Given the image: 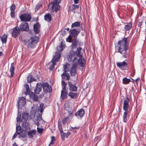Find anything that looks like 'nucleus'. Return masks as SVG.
Instances as JSON below:
<instances>
[{
	"label": "nucleus",
	"instance_id": "1",
	"mask_svg": "<svg viewBox=\"0 0 146 146\" xmlns=\"http://www.w3.org/2000/svg\"><path fill=\"white\" fill-rule=\"evenodd\" d=\"M129 41L128 37H124L119 40L115 47L116 51L122 55V57L127 58L128 55L127 51L128 49Z\"/></svg>",
	"mask_w": 146,
	"mask_h": 146
},
{
	"label": "nucleus",
	"instance_id": "2",
	"mask_svg": "<svg viewBox=\"0 0 146 146\" xmlns=\"http://www.w3.org/2000/svg\"><path fill=\"white\" fill-rule=\"evenodd\" d=\"M82 49L81 47H79L77 48L76 52L71 51L67 58L68 61L70 63L74 64L78 62V58L77 57L81 58L82 55L81 54L80 51Z\"/></svg>",
	"mask_w": 146,
	"mask_h": 146
},
{
	"label": "nucleus",
	"instance_id": "3",
	"mask_svg": "<svg viewBox=\"0 0 146 146\" xmlns=\"http://www.w3.org/2000/svg\"><path fill=\"white\" fill-rule=\"evenodd\" d=\"M39 40V38L36 36L32 37L27 41L25 44L28 47L33 48L35 47L36 44L38 42Z\"/></svg>",
	"mask_w": 146,
	"mask_h": 146
},
{
	"label": "nucleus",
	"instance_id": "4",
	"mask_svg": "<svg viewBox=\"0 0 146 146\" xmlns=\"http://www.w3.org/2000/svg\"><path fill=\"white\" fill-rule=\"evenodd\" d=\"M60 52L56 51L55 54L53 56L52 60V65L49 67L50 70H52L54 68V66L56 64V62H58L60 60Z\"/></svg>",
	"mask_w": 146,
	"mask_h": 146
},
{
	"label": "nucleus",
	"instance_id": "5",
	"mask_svg": "<svg viewBox=\"0 0 146 146\" xmlns=\"http://www.w3.org/2000/svg\"><path fill=\"white\" fill-rule=\"evenodd\" d=\"M59 3L52 1L48 6V8L51 12L55 11L56 12L59 10L60 6L59 5Z\"/></svg>",
	"mask_w": 146,
	"mask_h": 146
},
{
	"label": "nucleus",
	"instance_id": "6",
	"mask_svg": "<svg viewBox=\"0 0 146 146\" xmlns=\"http://www.w3.org/2000/svg\"><path fill=\"white\" fill-rule=\"evenodd\" d=\"M19 18L21 21L25 22L30 21L32 19L31 14L28 13L21 14L19 16Z\"/></svg>",
	"mask_w": 146,
	"mask_h": 146
},
{
	"label": "nucleus",
	"instance_id": "7",
	"mask_svg": "<svg viewBox=\"0 0 146 146\" xmlns=\"http://www.w3.org/2000/svg\"><path fill=\"white\" fill-rule=\"evenodd\" d=\"M19 29L21 31H28L29 30V24L27 23H22L19 26Z\"/></svg>",
	"mask_w": 146,
	"mask_h": 146
},
{
	"label": "nucleus",
	"instance_id": "8",
	"mask_svg": "<svg viewBox=\"0 0 146 146\" xmlns=\"http://www.w3.org/2000/svg\"><path fill=\"white\" fill-rule=\"evenodd\" d=\"M20 29L18 27L16 26L13 29L12 32V36L14 38L17 37L20 34Z\"/></svg>",
	"mask_w": 146,
	"mask_h": 146
},
{
	"label": "nucleus",
	"instance_id": "9",
	"mask_svg": "<svg viewBox=\"0 0 146 146\" xmlns=\"http://www.w3.org/2000/svg\"><path fill=\"white\" fill-rule=\"evenodd\" d=\"M43 90L44 92H50L52 90L51 86L47 82H44L42 85Z\"/></svg>",
	"mask_w": 146,
	"mask_h": 146
},
{
	"label": "nucleus",
	"instance_id": "10",
	"mask_svg": "<svg viewBox=\"0 0 146 146\" xmlns=\"http://www.w3.org/2000/svg\"><path fill=\"white\" fill-rule=\"evenodd\" d=\"M129 101L130 99L127 97V96L126 97V98L124 100L123 107V109L125 111H127V110H128Z\"/></svg>",
	"mask_w": 146,
	"mask_h": 146
},
{
	"label": "nucleus",
	"instance_id": "11",
	"mask_svg": "<svg viewBox=\"0 0 146 146\" xmlns=\"http://www.w3.org/2000/svg\"><path fill=\"white\" fill-rule=\"evenodd\" d=\"M80 29H71L69 31L70 34L74 37H77L80 32Z\"/></svg>",
	"mask_w": 146,
	"mask_h": 146
},
{
	"label": "nucleus",
	"instance_id": "12",
	"mask_svg": "<svg viewBox=\"0 0 146 146\" xmlns=\"http://www.w3.org/2000/svg\"><path fill=\"white\" fill-rule=\"evenodd\" d=\"M125 60L123 62H117L116 64L117 66L120 69L122 70H124V68H126L127 67V64L125 62Z\"/></svg>",
	"mask_w": 146,
	"mask_h": 146
},
{
	"label": "nucleus",
	"instance_id": "13",
	"mask_svg": "<svg viewBox=\"0 0 146 146\" xmlns=\"http://www.w3.org/2000/svg\"><path fill=\"white\" fill-rule=\"evenodd\" d=\"M26 102V100L24 97L19 98V100L17 102L18 110L20 107L21 108L24 106Z\"/></svg>",
	"mask_w": 146,
	"mask_h": 146
},
{
	"label": "nucleus",
	"instance_id": "14",
	"mask_svg": "<svg viewBox=\"0 0 146 146\" xmlns=\"http://www.w3.org/2000/svg\"><path fill=\"white\" fill-rule=\"evenodd\" d=\"M16 132L13 137H16L18 135H19V136H21V137H24L23 136H22L21 135V134L23 132V130L21 129V127L20 126H17L16 127Z\"/></svg>",
	"mask_w": 146,
	"mask_h": 146
},
{
	"label": "nucleus",
	"instance_id": "15",
	"mask_svg": "<svg viewBox=\"0 0 146 146\" xmlns=\"http://www.w3.org/2000/svg\"><path fill=\"white\" fill-rule=\"evenodd\" d=\"M78 62L74 64L71 63L72 64H74L77 65L78 64H79L82 67H84L85 66L86 63V61L85 59L83 58H80L79 59H78Z\"/></svg>",
	"mask_w": 146,
	"mask_h": 146
},
{
	"label": "nucleus",
	"instance_id": "16",
	"mask_svg": "<svg viewBox=\"0 0 146 146\" xmlns=\"http://www.w3.org/2000/svg\"><path fill=\"white\" fill-rule=\"evenodd\" d=\"M84 114V111L82 109H81L79 111H77L75 114V115L78 119H81Z\"/></svg>",
	"mask_w": 146,
	"mask_h": 146
},
{
	"label": "nucleus",
	"instance_id": "17",
	"mask_svg": "<svg viewBox=\"0 0 146 146\" xmlns=\"http://www.w3.org/2000/svg\"><path fill=\"white\" fill-rule=\"evenodd\" d=\"M42 88V84L40 83H38L36 84V88L34 90L35 93L37 94H38L41 91Z\"/></svg>",
	"mask_w": 146,
	"mask_h": 146
},
{
	"label": "nucleus",
	"instance_id": "18",
	"mask_svg": "<svg viewBox=\"0 0 146 146\" xmlns=\"http://www.w3.org/2000/svg\"><path fill=\"white\" fill-rule=\"evenodd\" d=\"M68 84H69V89L70 91L76 92L77 91V87L74 85H73L70 82H68Z\"/></svg>",
	"mask_w": 146,
	"mask_h": 146
},
{
	"label": "nucleus",
	"instance_id": "19",
	"mask_svg": "<svg viewBox=\"0 0 146 146\" xmlns=\"http://www.w3.org/2000/svg\"><path fill=\"white\" fill-rule=\"evenodd\" d=\"M73 66L71 68L70 70V75L72 76H76V65L72 64Z\"/></svg>",
	"mask_w": 146,
	"mask_h": 146
},
{
	"label": "nucleus",
	"instance_id": "20",
	"mask_svg": "<svg viewBox=\"0 0 146 146\" xmlns=\"http://www.w3.org/2000/svg\"><path fill=\"white\" fill-rule=\"evenodd\" d=\"M40 25L39 23L35 24L33 26L34 30L36 34L39 33L40 31Z\"/></svg>",
	"mask_w": 146,
	"mask_h": 146
},
{
	"label": "nucleus",
	"instance_id": "21",
	"mask_svg": "<svg viewBox=\"0 0 146 146\" xmlns=\"http://www.w3.org/2000/svg\"><path fill=\"white\" fill-rule=\"evenodd\" d=\"M65 45L63 44V41H62L60 44L57 47V50L59 52L62 51L64 48Z\"/></svg>",
	"mask_w": 146,
	"mask_h": 146
},
{
	"label": "nucleus",
	"instance_id": "22",
	"mask_svg": "<svg viewBox=\"0 0 146 146\" xmlns=\"http://www.w3.org/2000/svg\"><path fill=\"white\" fill-rule=\"evenodd\" d=\"M37 81L36 79L33 77L31 74H29L27 77V82L28 83H31L33 81Z\"/></svg>",
	"mask_w": 146,
	"mask_h": 146
},
{
	"label": "nucleus",
	"instance_id": "23",
	"mask_svg": "<svg viewBox=\"0 0 146 146\" xmlns=\"http://www.w3.org/2000/svg\"><path fill=\"white\" fill-rule=\"evenodd\" d=\"M67 93L65 90H63L61 91V98L62 100H65L67 98Z\"/></svg>",
	"mask_w": 146,
	"mask_h": 146
},
{
	"label": "nucleus",
	"instance_id": "24",
	"mask_svg": "<svg viewBox=\"0 0 146 146\" xmlns=\"http://www.w3.org/2000/svg\"><path fill=\"white\" fill-rule=\"evenodd\" d=\"M10 71L11 73L10 77H13L14 75L15 68L14 63H12L11 64Z\"/></svg>",
	"mask_w": 146,
	"mask_h": 146
},
{
	"label": "nucleus",
	"instance_id": "25",
	"mask_svg": "<svg viewBox=\"0 0 146 146\" xmlns=\"http://www.w3.org/2000/svg\"><path fill=\"white\" fill-rule=\"evenodd\" d=\"M45 20L48 22H50L52 19L51 15L50 13L45 15L44 16Z\"/></svg>",
	"mask_w": 146,
	"mask_h": 146
},
{
	"label": "nucleus",
	"instance_id": "26",
	"mask_svg": "<svg viewBox=\"0 0 146 146\" xmlns=\"http://www.w3.org/2000/svg\"><path fill=\"white\" fill-rule=\"evenodd\" d=\"M128 113L129 111L128 110H127V111H125L124 112L123 117V121L125 123L127 121Z\"/></svg>",
	"mask_w": 146,
	"mask_h": 146
},
{
	"label": "nucleus",
	"instance_id": "27",
	"mask_svg": "<svg viewBox=\"0 0 146 146\" xmlns=\"http://www.w3.org/2000/svg\"><path fill=\"white\" fill-rule=\"evenodd\" d=\"M64 72L61 75V76L62 79H66L67 80H68L70 78L69 74H68Z\"/></svg>",
	"mask_w": 146,
	"mask_h": 146
},
{
	"label": "nucleus",
	"instance_id": "28",
	"mask_svg": "<svg viewBox=\"0 0 146 146\" xmlns=\"http://www.w3.org/2000/svg\"><path fill=\"white\" fill-rule=\"evenodd\" d=\"M30 97L35 101H37L38 100V96L33 93H32Z\"/></svg>",
	"mask_w": 146,
	"mask_h": 146
},
{
	"label": "nucleus",
	"instance_id": "29",
	"mask_svg": "<svg viewBox=\"0 0 146 146\" xmlns=\"http://www.w3.org/2000/svg\"><path fill=\"white\" fill-rule=\"evenodd\" d=\"M36 132V131L35 130L28 131L27 133L29 137H33L34 135L35 134Z\"/></svg>",
	"mask_w": 146,
	"mask_h": 146
},
{
	"label": "nucleus",
	"instance_id": "30",
	"mask_svg": "<svg viewBox=\"0 0 146 146\" xmlns=\"http://www.w3.org/2000/svg\"><path fill=\"white\" fill-rule=\"evenodd\" d=\"M7 36L5 35H4L3 36H0L1 39L3 43H5L7 42Z\"/></svg>",
	"mask_w": 146,
	"mask_h": 146
},
{
	"label": "nucleus",
	"instance_id": "31",
	"mask_svg": "<svg viewBox=\"0 0 146 146\" xmlns=\"http://www.w3.org/2000/svg\"><path fill=\"white\" fill-rule=\"evenodd\" d=\"M132 27V23L131 22L125 25L124 29L126 31H128L131 29Z\"/></svg>",
	"mask_w": 146,
	"mask_h": 146
},
{
	"label": "nucleus",
	"instance_id": "32",
	"mask_svg": "<svg viewBox=\"0 0 146 146\" xmlns=\"http://www.w3.org/2000/svg\"><path fill=\"white\" fill-rule=\"evenodd\" d=\"M68 96L71 98H76L77 97V94L76 93L70 92L68 94Z\"/></svg>",
	"mask_w": 146,
	"mask_h": 146
},
{
	"label": "nucleus",
	"instance_id": "33",
	"mask_svg": "<svg viewBox=\"0 0 146 146\" xmlns=\"http://www.w3.org/2000/svg\"><path fill=\"white\" fill-rule=\"evenodd\" d=\"M80 23L79 22H76L72 24L71 25L72 28L80 27Z\"/></svg>",
	"mask_w": 146,
	"mask_h": 146
},
{
	"label": "nucleus",
	"instance_id": "34",
	"mask_svg": "<svg viewBox=\"0 0 146 146\" xmlns=\"http://www.w3.org/2000/svg\"><path fill=\"white\" fill-rule=\"evenodd\" d=\"M60 133L62 137H68L70 134V133L69 131L67 132L66 133H63L62 131Z\"/></svg>",
	"mask_w": 146,
	"mask_h": 146
},
{
	"label": "nucleus",
	"instance_id": "35",
	"mask_svg": "<svg viewBox=\"0 0 146 146\" xmlns=\"http://www.w3.org/2000/svg\"><path fill=\"white\" fill-rule=\"evenodd\" d=\"M44 108V104L43 103H41L40 104L39 107L38 108V110L40 111L41 113H42L43 112Z\"/></svg>",
	"mask_w": 146,
	"mask_h": 146
},
{
	"label": "nucleus",
	"instance_id": "36",
	"mask_svg": "<svg viewBox=\"0 0 146 146\" xmlns=\"http://www.w3.org/2000/svg\"><path fill=\"white\" fill-rule=\"evenodd\" d=\"M58 127L60 132L63 131L62 129V125L61 120L59 119L58 121Z\"/></svg>",
	"mask_w": 146,
	"mask_h": 146
},
{
	"label": "nucleus",
	"instance_id": "37",
	"mask_svg": "<svg viewBox=\"0 0 146 146\" xmlns=\"http://www.w3.org/2000/svg\"><path fill=\"white\" fill-rule=\"evenodd\" d=\"M123 84H127L131 81V80L129 79L124 78L123 79Z\"/></svg>",
	"mask_w": 146,
	"mask_h": 146
},
{
	"label": "nucleus",
	"instance_id": "38",
	"mask_svg": "<svg viewBox=\"0 0 146 146\" xmlns=\"http://www.w3.org/2000/svg\"><path fill=\"white\" fill-rule=\"evenodd\" d=\"M70 121V119L68 117L64 118L62 121L63 124H65L67 123L68 122Z\"/></svg>",
	"mask_w": 146,
	"mask_h": 146
},
{
	"label": "nucleus",
	"instance_id": "39",
	"mask_svg": "<svg viewBox=\"0 0 146 146\" xmlns=\"http://www.w3.org/2000/svg\"><path fill=\"white\" fill-rule=\"evenodd\" d=\"M62 90H66V88L67 84L66 82L64 81H62Z\"/></svg>",
	"mask_w": 146,
	"mask_h": 146
},
{
	"label": "nucleus",
	"instance_id": "40",
	"mask_svg": "<svg viewBox=\"0 0 146 146\" xmlns=\"http://www.w3.org/2000/svg\"><path fill=\"white\" fill-rule=\"evenodd\" d=\"M77 42H72L71 46L72 48H75L77 46Z\"/></svg>",
	"mask_w": 146,
	"mask_h": 146
},
{
	"label": "nucleus",
	"instance_id": "41",
	"mask_svg": "<svg viewBox=\"0 0 146 146\" xmlns=\"http://www.w3.org/2000/svg\"><path fill=\"white\" fill-rule=\"evenodd\" d=\"M16 8V6L15 4H13L10 7L11 11H15Z\"/></svg>",
	"mask_w": 146,
	"mask_h": 146
},
{
	"label": "nucleus",
	"instance_id": "42",
	"mask_svg": "<svg viewBox=\"0 0 146 146\" xmlns=\"http://www.w3.org/2000/svg\"><path fill=\"white\" fill-rule=\"evenodd\" d=\"M26 89V93H29L30 92L29 90V87L28 85L26 84L24 85Z\"/></svg>",
	"mask_w": 146,
	"mask_h": 146
},
{
	"label": "nucleus",
	"instance_id": "43",
	"mask_svg": "<svg viewBox=\"0 0 146 146\" xmlns=\"http://www.w3.org/2000/svg\"><path fill=\"white\" fill-rule=\"evenodd\" d=\"M21 117V115L19 113H18V116L16 118L17 121L18 122H21L22 121V119L21 120H20Z\"/></svg>",
	"mask_w": 146,
	"mask_h": 146
},
{
	"label": "nucleus",
	"instance_id": "44",
	"mask_svg": "<svg viewBox=\"0 0 146 146\" xmlns=\"http://www.w3.org/2000/svg\"><path fill=\"white\" fill-rule=\"evenodd\" d=\"M79 7V6L78 5H76L74 4L72 5L71 7V10H74L76 9H78Z\"/></svg>",
	"mask_w": 146,
	"mask_h": 146
},
{
	"label": "nucleus",
	"instance_id": "45",
	"mask_svg": "<svg viewBox=\"0 0 146 146\" xmlns=\"http://www.w3.org/2000/svg\"><path fill=\"white\" fill-rule=\"evenodd\" d=\"M143 23V21L141 22H138V27L139 28V31H140L141 27L142 25V23Z\"/></svg>",
	"mask_w": 146,
	"mask_h": 146
},
{
	"label": "nucleus",
	"instance_id": "46",
	"mask_svg": "<svg viewBox=\"0 0 146 146\" xmlns=\"http://www.w3.org/2000/svg\"><path fill=\"white\" fill-rule=\"evenodd\" d=\"M37 129L38 132L39 133H42L44 130V129L43 128H40L38 127L37 128Z\"/></svg>",
	"mask_w": 146,
	"mask_h": 146
},
{
	"label": "nucleus",
	"instance_id": "47",
	"mask_svg": "<svg viewBox=\"0 0 146 146\" xmlns=\"http://www.w3.org/2000/svg\"><path fill=\"white\" fill-rule=\"evenodd\" d=\"M72 38L70 36H68L66 39V41L67 42H71Z\"/></svg>",
	"mask_w": 146,
	"mask_h": 146
},
{
	"label": "nucleus",
	"instance_id": "48",
	"mask_svg": "<svg viewBox=\"0 0 146 146\" xmlns=\"http://www.w3.org/2000/svg\"><path fill=\"white\" fill-rule=\"evenodd\" d=\"M79 127H70V129L72 130L73 131H76V130L77 129H79Z\"/></svg>",
	"mask_w": 146,
	"mask_h": 146
},
{
	"label": "nucleus",
	"instance_id": "49",
	"mask_svg": "<svg viewBox=\"0 0 146 146\" xmlns=\"http://www.w3.org/2000/svg\"><path fill=\"white\" fill-rule=\"evenodd\" d=\"M67 34L66 31L65 30H62L61 31V34L63 36H64Z\"/></svg>",
	"mask_w": 146,
	"mask_h": 146
},
{
	"label": "nucleus",
	"instance_id": "50",
	"mask_svg": "<svg viewBox=\"0 0 146 146\" xmlns=\"http://www.w3.org/2000/svg\"><path fill=\"white\" fill-rule=\"evenodd\" d=\"M52 139L51 141H50L49 144V145L48 146H50L51 144H53L54 141H55V137H52Z\"/></svg>",
	"mask_w": 146,
	"mask_h": 146
},
{
	"label": "nucleus",
	"instance_id": "51",
	"mask_svg": "<svg viewBox=\"0 0 146 146\" xmlns=\"http://www.w3.org/2000/svg\"><path fill=\"white\" fill-rule=\"evenodd\" d=\"M11 16L12 18H14L15 17V12L11 11Z\"/></svg>",
	"mask_w": 146,
	"mask_h": 146
},
{
	"label": "nucleus",
	"instance_id": "52",
	"mask_svg": "<svg viewBox=\"0 0 146 146\" xmlns=\"http://www.w3.org/2000/svg\"><path fill=\"white\" fill-rule=\"evenodd\" d=\"M73 110L72 109L71 110H69L68 111L69 115V116L72 115L73 114Z\"/></svg>",
	"mask_w": 146,
	"mask_h": 146
},
{
	"label": "nucleus",
	"instance_id": "53",
	"mask_svg": "<svg viewBox=\"0 0 146 146\" xmlns=\"http://www.w3.org/2000/svg\"><path fill=\"white\" fill-rule=\"evenodd\" d=\"M67 65H64L63 66V68L64 70V72H66L67 71Z\"/></svg>",
	"mask_w": 146,
	"mask_h": 146
},
{
	"label": "nucleus",
	"instance_id": "54",
	"mask_svg": "<svg viewBox=\"0 0 146 146\" xmlns=\"http://www.w3.org/2000/svg\"><path fill=\"white\" fill-rule=\"evenodd\" d=\"M27 124V125H28L27 122L26 121L25 122V121H24L22 123L23 125L25 127L27 126V125H26Z\"/></svg>",
	"mask_w": 146,
	"mask_h": 146
},
{
	"label": "nucleus",
	"instance_id": "55",
	"mask_svg": "<svg viewBox=\"0 0 146 146\" xmlns=\"http://www.w3.org/2000/svg\"><path fill=\"white\" fill-rule=\"evenodd\" d=\"M94 140L95 141H97L98 143L100 141V139L99 137H95Z\"/></svg>",
	"mask_w": 146,
	"mask_h": 146
},
{
	"label": "nucleus",
	"instance_id": "56",
	"mask_svg": "<svg viewBox=\"0 0 146 146\" xmlns=\"http://www.w3.org/2000/svg\"><path fill=\"white\" fill-rule=\"evenodd\" d=\"M35 124H36L38 127L39 125L38 120H37L36 121H35Z\"/></svg>",
	"mask_w": 146,
	"mask_h": 146
},
{
	"label": "nucleus",
	"instance_id": "57",
	"mask_svg": "<svg viewBox=\"0 0 146 146\" xmlns=\"http://www.w3.org/2000/svg\"><path fill=\"white\" fill-rule=\"evenodd\" d=\"M80 28L82 31H84L85 30L84 27L82 25H81L80 26Z\"/></svg>",
	"mask_w": 146,
	"mask_h": 146
},
{
	"label": "nucleus",
	"instance_id": "58",
	"mask_svg": "<svg viewBox=\"0 0 146 146\" xmlns=\"http://www.w3.org/2000/svg\"><path fill=\"white\" fill-rule=\"evenodd\" d=\"M39 8V6L38 5H37L35 7V11H37L38 9Z\"/></svg>",
	"mask_w": 146,
	"mask_h": 146
},
{
	"label": "nucleus",
	"instance_id": "59",
	"mask_svg": "<svg viewBox=\"0 0 146 146\" xmlns=\"http://www.w3.org/2000/svg\"><path fill=\"white\" fill-rule=\"evenodd\" d=\"M77 37H74L72 42H77Z\"/></svg>",
	"mask_w": 146,
	"mask_h": 146
},
{
	"label": "nucleus",
	"instance_id": "60",
	"mask_svg": "<svg viewBox=\"0 0 146 146\" xmlns=\"http://www.w3.org/2000/svg\"><path fill=\"white\" fill-rule=\"evenodd\" d=\"M79 0H74V3L75 4H77L78 3Z\"/></svg>",
	"mask_w": 146,
	"mask_h": 146
},
{
	"label": "nucleus",
	"instance_id": "61",
	"mask_svg": "<svg viewBox=\"0 0 146 146\" xmlns=\"http://www.w3.org/2000/svg\"><path fill=\"white\" fill-rule=\"evenodd\" d=\"M139 80V78H137V79H136L135 80V81L136 82L137 84H138V82H137V81L138 80Z\"/></svg>",
	"mask_w": 146,
	"mask_h": 146
},
{
	"label": "nucleus",
	"instance_id": "62",
	"mask_svg": "<svg viewBox=\"0 0 146 146\" xmlns=\"http://www.w3.org/2000/svg\"><path fill=\"white\" fill-rule=\"evenodd\" d=\"M13 146H18L15 143L13 144Z\"/></svg>",
	"mask_w": 146,
	"mask_h": 146
},
{
	"label": "nucleus",
	"instance_id": "63",
	"mask_svg": "<svg viewBox=\"0 0 146 146\" xmlns=\"http://www.w3.org/2000/svg\"><path fill=\"white\" fill-rule=\"evenodd\" d=\"M135 90V88L134 87H132L131 88V90L134 91Z\"/></svg>",
	"mask_w": 146,
	"mask_h": 146
},
{
	"label": "nucleus",
	"instance_id": "64",
	"mask_svg": "<svg viewBox=\"0 0 146 146\" xmlns=\"http://www.w3.org/2000/svg\"><path fill=\"white\" fill-rule=\"evenodd\" d=\"M3 55V53L2 52H0V56H1Z\"/></svg>",
	"mask_w": 146,
	"mask_h": 146
}]
</instances>
